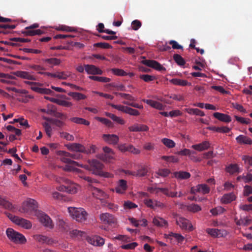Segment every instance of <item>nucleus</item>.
I'll use <instances>...</instances> for the list:
<instances>
[{
    "instance_id": "30",
    "label": "nucleus",
    "mask_w": 252,
    "mask_h": 252,
    "mask_svg": "<svg viewBox=\"0 0 252 252\" xmlns=\"http://www.w3.org/2000/svg\"><path fill=\"white\" fill-rule=\"evenodd\" d=\"M153 223L159 227L166 226L168 225L167 221L162 218L156 217L153 220Z\"/></svg>"
},
{
    "instance_id": "41",
    "label": "nucleus",
    "mask_w": 252,
    "mask_h": 252,
    "mask_svg": "<svg viewBox=\"0 0 252 252\" xmlns=\"http://www.w3.org/2000/svg\"><path fill=\"white\" fill-rule=\"evenodd\" d=\"M226 171L231 174L240 172L238 165L233 164H230L226 168Z\"/></svg>"
},
{
    "instance_id": "17",
    "label": "nucleus",
    "mask_w": 252,
    "mask_h": 252,
    "mask_svg": "<svg viewBox=\"0 0 252 252\" xmlns=\"http://www.w3.org/2000/svg\"><path fill=\"white\" fill-rule=\"evenodd\" d=\"M103 151L105 153L102 158L104 160L109 162L114 158V152L112 149L106 146L103 148Z\"/></svg>"
},
{
    "instance_id": "48",
    "label": "nucleus",
    "mask_w": 252,
    "mask_h": 252,
    "mask_svg": "<svg viewBox=\"0 0 252 252\" xmlns=\"http://www.w3.org/2000/svg\"><path fill=\"white\" fill-rule=\"evenodd\" d=\"M173 59L179 65L182 66L185 65L186 63L185 60L179 54H174L173 56Z\"/></svg>"
},
{
    "instance_id": "32",
    "label": "nucleus",
    "mask_w": 252,
    "mask_h": 252,
    "mask_svg": "<svg viewBox=\"0 0 252 252\" xmlns=\"http://www.w3.org/2000/svg\"><path fill=\"white\" fill-rule=\"evenodd\" d=\"M106 115L111 119L114 122L120 124V125H124L125 124V121L122 118L117 116L114 114L110 113H106Z\"/></svg>"
},
{
    "instance_id": "46",
    "label": "nucleus",
    "mask_w": 252,
    "mask_h": 252,
    "mask_svg": "<svg viewBox=\"0 0 252 252\" xmlns=\"http://www.w3.org/2000/svg\"><path fill=\"white\" fill-rule=\"evenodd\" d=\"M148 172L147 167L146 166H142L136 171V177H141L145 176Z\"/></svg>"
},
{
    "instance_id": "5",
    "label": "nucleus",
    "mask_w": 252,
    "mask_h": 252,
    "mask_svg": "<svg viewBox=\"0 0 252 252\" xmlns=\"http://www.w3.org/2000/svg\"><path fill=\"white\" fill-rule=\"evenodd\" d=\"M9 217L10 219L15 224L21 226L25 229H30L32 227V223L28 220L12 215H11L10 217L9 216Z\"/></svg>"
},
{
    "instance_id": "50",
    "label": "nucleus",
    "mask_w": 252,
    "mask_h": 252,
    "mask_svg": "<svg viewBox=\"0 0 252 252\" xmlns=\"http://www.w3.org/2000/svg\"><path fill=\"white\" fill-rule=\"evenodd\" d=\"M162 143L169 148H172L175 146V143L170 139L164 138L161 139Z\"/></svg>"
},
{
    "instance_id": "25",
    "label": "nucleus",
    "mask_w": 252,
    "mask_h": 252,
    "mask_svg": "<svg viewBox=\"0 0 252 252\" xmlns=\"http://www.w3.org/2000/svg\"><path fill=\"white\" fill-rule=\"evenodd\" d=\"M66 192L71 193L74 194L77 192L79 189V186L74 183H72L71 181H70L69 183H66Z\"/></svg>"
},
{
    "instance_id": "38",
    "label": "nucleus",
    "mask_w": 252,
    "mask_h": 252,
    "mask_svg": "<svg viewBox=\"0 0 252 252\" xmlns=\"http://www.w3.org/2000/svg\"><path fill=\"white\" fill-rule=\"evenodd\" d=\"M0 205L8 210H12L13 208L12 204L10 202L1 196H0Z\"/></svg>"
},
{
    "instance_id": "13",
    "label": "nucleus",
    "mask_w": 252,
    "mask_h": 252,
    "mask_svg": "<svg viewBox=\"0 0 252 252\" xmlns=\"http://www.w3.org/2000/svg\"><path fill=\"white\" fill-rule=\"evenodd\" d=\"M85 69L89 74L101 75L103 73V71L100 68L94 65L85 64Z\"/></svg>"
},
{
    "instance_id": "31",
    "label": "nucleus",
    "mask_w": 252,
    "mask_h": 252,
    "mask_svg": "<svg viewBox=\"0 0 252 252\" xmlns=\"http://www.w3.org/2000/svg\"><path fill=\"white\" fill-rule=\"evenodd\" d=\"M90 244L95 246H101L104 244V240L99 236H95L89 241Z\"/></svg>"
},
{
    "instance_id": "62",
    "label": "nucleus",
    "mask_w": 252,
    "mask_h": 252,
    "mask_svg": "<svg viewBox=\"0 0 252 252\" xmlns=\"http://www.w3.org/2000/svg\"><path fill=\"white\" fill-rule=\"evenodd\" d=\"M138 246V244L136 242H132L126 245H123L121 246L123 249L125 250H133Z\"/></svg>"
},
{
    "instance_id": "22",
    "label": "nucleus",
    "mask_w": 252,
    "mask_h": 252,
    "mask_svg": "<svg viewBox=\"0 0 252 252\" xmlns=\"http://www.w3.org/2000/svg\"><path fill=\"white\" fill-rule=\"evenodd\" d=\"M62 153H63V155L64 157L62 159L63 162L69 164H72L74 166H79V164L76 161L68 158H71L72 153H69L64 151H62Z\"/></svg>"
},
{
    "instance_id": "2",
    "label": "nucleus",
    "mask_w": 252,
    "mask_h": 252,
    "mask_svg": "<svg viewBox=\"0 0 252 252\" xmlns=\"http://www.w3.org/2000/svg\"><path fill=\"white\" fill-rule=\"evenodd\" d=\"M79 177L80 178L84 179L89 183V185L90 186L92 193L94 197L99 199L101 201L108 197V195L103 190L93 185V184L98 183L96 180L87 176L82 173H81L80 175H79Z\"/></svg>"
},
{
    "instance_id": "19",
    "label": "nucleus",
    "mask_w": 252,
    "mask_h": 252,
    "mask_svg": "<svg viewBox=\"0 0 252 252\" xmlns=\"http://www.w3.org/2000/svg\"><path fill=\"white\" fill-rule=\"evenodd\" d=\"M128 129L132 132L147 131L149 127L145 125L136 124L128 127Z\"/></svg>"
},
{
    "instance_id": "63",
    "label": "nucleus",
    "mask_w": 252,
    "mask_h": 252,
    "mask_svg": "<svg viewBox=\"0 0 252 252\" xmlns=\"http://www.w3.org/2000/svg\"><path fill=\"white\" fill-rule=\"evenodd\" d=\"M241 179H243L245 183H248L252 180V174L249 173L246 176L242 177L240 176L237 178L238 181H240Z\"/></svg>"
},
{
    "instance_id": "42",
    "label": "nucleus",
    "mask_w": 252,
    "mask_h": 252,
    "mask_svg": "<svg viewBox=\"0 0 252 252\" xmlns=\"http://www.w3.org/2000/svg\"><path fill=\"white\" fill-rule=\"evenodd\" d=\"M42 61L44 63H48L50 64L54 65H59L61 62V60L56 58H52L49 59H43Z\"/></svg>"
},
{
    "instance_id": "8",
    "label": "nucleus",
    "mask_w": 252,
    "mask_h": 252,
    "mask_svg": "<svg viewBox=\"0 0 252 252\" xmlns=\"http://www.w3.org/2000/svg\"><path fill=\"white\" fill-rule=\"evenodd\" d=\"M141 63L149 67L153 68L158 71H165V68L160 64L158 62L155 60H143Z\"/></svg>"
},
{
    "instance_id": "60",
    "label": "nucleus",
    "mask_w": 252,
    "mask_h": 252,
    "mask_svg": "<svg viewBox=\"0 0 252 252\" xmlns=\"http://www.w3.org/2000/svg\"><path fill=\"white\" fill-rule=\"evenodd\" d=\"M60 135L62 138L68 141H73L74 139V136L72 135H71L66 132H60Z\"/></svg>"
},
{
    "instance_id": "34",
    "label": "nucleus",
    "mask_w": 252,
    "mask_h": 252,
    "mask_svg": "<svg viewBox=\"0 0 252 252\" xmlns=\"http://www.w3.org/2000/svg\"><path fill=\"white\" fill-rule=\"evenodd\" d=\"M185 111L191 115H195L200 116H204V113L201 110L197 108H186Z\"/></svg>"
},
{
    "instance_id": "64",
    "label": "nucleus",
    "mask_w": 252,
    "mask_h": 252,
    "mask_svg": "<svg viewBox=\"0 0 252 252\" xmlns=\"http://www.w3.org/2000/svg\"><path fill=\"white\" fill-rule=\"evenodd\" d=\"M225 211L224 209L221 207H218L211 210L210 212L212 215L216 216L222 213Z\"/></svg>"
},
{
    "instance_id": "12",
    "label": "nucleus",
    "mask_w": 252,
    "mask_h": 252,
    "mask_svg": "<svg viewBox=\"0 0 252 252\" xmlns=\"http://www.w3.org/2000/svg\"><path fill=\"white\" fill-rule=\"evenodd\" d=\"M206 232L214 237L220 238L226 235V231L225 230L216 228H207Z\"/></svg>"
},
{
    "instance_id": "49",
    "label": "nucleus",
    "mask_w": 252,
    "mask_h": 252,
    "mask_svg": "<svg viewBox=\"0 0 252 252\" xmlns=\"http://www.w3.org/2000/svg\"><path fill=\"white\" fill-rule=\"evenodd\" d=\"M57 225L62 228L63 231H68L69 229L67 223L62 219H59L57 222Z\"/></svg>"
},
{
    "instance_id": "7",
    "label": "nucleus",
    "mask_w": 252,
    "mask_h": 252,
    "mask_svg": "<svg viewBox=\"0 0 252 252\" xmlns=\"http://www.w3.org/2000/svg\"><path fill=\"white\" fill-rule=\"evenodd\" d=\"M38 217L40 222L46 227L52 229L54 227L52 220L51 218L46 214L43 212H40L38 215Z\"/></svg>"
},
{
    "instance_id": "26",
    "label": "nucleus",
    "mask_w": 252,
    "mask_h": 252,
    "mask_svg": "<svg viewBox=\"0 0 252 252\" xmlns=\"http://www.w3.org/2000/svg\"><path fill=\"white\" fill-rule=\"evenodd\" d=\"M209 147V142L208 141H205L198 144L193 145H192L191 148L198 151H202L203 150L208 149Z\"/></svg>"
},
{
    "instance_id": "11",
    "label": "nucleus",
    "mask_w": 252,
    "mask_h": 252,
    "mask_svg": "<svg viewBox=\"0 0 252 252\" xmlns=\"http://www.w3.org/2000/svg\"><path fill=\"white\" fill-rule=\"evenodd\" d=\"M118 149L122 152H129L134 155H138L140 153V151L139 149L130 144H120L118 146Z\"/></svg>"
},
{
    "instance_id": "23",
    "label": "nucleus",
    "mask_w": 252,
    "mask_h": 252,
    "mask_svg": "<svg viewBox=\"0 0 252 252\" xmlns=\"http://www.w3.org/2000/svg\"><path fill=\"white\" fill-rule=\"evenodd\" d=\"M214 117L220 121L229 123L231 121V118L228 115L219 112H215L213 114Z\"/></svg>"
},
{
    "instance_id": "21",
    "label": "nucleus",
    "mask_w": 252,
    "mask_h": 252,
    "mask_svg": "<svg viewBox=\"0 0 252 252\" xmlns=\"http://www.w3.org/2000/svg\"><path fill=\"white\" fill-rule=\"evenodd\" d=\"M190 176V174L188 172L179 171L174 172L173 177L176 178L177 180H182L189 178Z\"/></svg>"
},
{
    "instance_id": "1",
    "label": "nucleus",
    "mask_w": 252,
    "mask_h": 252,
    "mask_svg": "<svg viewBox=\"0 0 252 252\" xmlns=\"http://www.w3.org/2000/svg\"><path fill=\"white\" fill-rule=\"evenodd\" d=\"M88 162L89 164L85 165V168L91 171L94 174L106 178H111L113 176L112 174L103 171L104 165L99 160H88Z\"/></svg>"
},
{
    "instance_id": "14",
    "label": "nucleus",
    "mask_w": 252,
    "mask_h": 252,
    "mask_svg": "<svg viewBox=\"0 0 252 252\" xmlns=\"http://www.w3.org/2000/svg\"><path fill=\"white\" fill-rule=\"evenodd\" d=\"M103 140L109 144L116 145L119 141V137L115 134H103L102 136Z\"/></svg>"
},
{
    "instance_id": "3",
    "label": "nucleus",
    "mask_w": 252,
    "mask_h": 252,
    "mask_svg": "<svg viewBox=\"0 0 252 252\" xmlns=\"http://www.w3.org/2000/svg\"><path fill=\"white\" fill-rule=\"evenodd\" d=\"M68 211L72 218L78 222H84L87 219V213L83 208L68 207Z\"/></svg>"
},
{
    "instance_id": "28",
    "label": "nucleus",
    "mask_w": 252,
    "mask_h": 252,
    "mask_svg": "<svg viewBox=\"0 0 252 252\" xmlns=\"http://www.w3.org/2000/svg\"><path fill=\"white\" fill-rule=\"evenodd\" d=\"M237 142L240 144H252V141L250 138L244 135H240L236 138Z\"/></svg>"
},
{
    "instance_id": "59",
    "label": "nucleus",
    "mask_w": 252,
    "mask_h": 252,
    "mask_svg": "<svg viewBox=\"0 0 252 252\" xmlns=\"http://www.w3.org/2000/svg\"><path fill=\"white\" fill-rule=\"evenodd\" d=\"M43 126L45 129L46 134L49 137H51L52 135V127L50 126V125L47 122H44L43 124Z\"/></svg>"
},
{
    "instance_id": "20",
    "label": "nucleus",
    "mask_w": 252,
    "mask_h": 252,
    "mask_svg": "<svg viewBox=\"0 0 252 252\" xmlns=\"http://www.w3.org/2000/svg\"><path fill=\"white\" fill-rule=\"evenodd\" d=\"M14 74L19 77L26 79L30 80H35L36 78L30 72L24 71H17L14 73Z\"/></svg>"
},
{
    "instance_id": "33",
    "label": "nucleus",
    "mask_w": 252,
    "mask_h": 252,
    "mask_svg": "<svg viewBox=\"0 0 252 252\" xmlns=\"http://www.w3.org/2000/svg\"><path fill=\"white\" fill-rule=\"evenodd\" d=\"M235 199V196L233 193L225 194L223 195L221 201L225 203H229Z\"/></svg>"
},
{
    "instance_id": "4",
    "label": "nucleus",
    "mask_w": 252,
    "mask_h": 252,
    "mask_svg": "<svg viewBox=\"0 0 252 252\" xmlns=\"http://www.w3.org/2000/svg\"><path fill=\"white\" fill-rule=\"evenodd\" d=\"M8 238L16 244H25L27 240L25 237L22 234L15 231L11 228H8L6 231Z\"/></svg>"
},
{
    "instance_id": "9",
    "label": "nucleus",
    "mask_w": 252,
    "mask_h": 252,
    "mask_svg": "<svg viewBox=\"0 0 252 252\" xmlns=\"http://www.w3.org/2000/svg\"><path fill=\"white\" fill-rule=\"evenodd\" d=\"M99 219L102 222L106 224H114L116 220L114 216L108 213H103L99 215Z\"/></svg>"
},
{
    "instance_id": "56",
    "label": "nucleus",
    "mask_w": 252,
    "mask_h": 252,
    "mask_svg": "<svg viewBox=\"0 0 252 252\" xmlns=\"http://www.w3.org/2000/svg\"><path fill=\"white\" fill-rule=\"evenodd\" d=\"M187 209L189 211L194 213L198 212L201 210V208L199 205L195 204L188 205Z\"/></svg>"
},
{
    "instance_id": "61",
    "label": "nucleus",
    "mask_w": 252,
    "mask_h": 252,
    "mask_svg": "<svg viewBox=\"0 0 252 252\" xmlns=\"http://www.w3.org/2000/svg\"><path fill=\"white\" fill-rule=\"evenodd\" d=\"M94 46V47H99L103 49H110L112 48V46L111 45L105 42H98L95 43Z\"/></svg>"
},
{
    "instance_id": "35",
    "label": "nucleus",
    "mask_w": 252,
    "mask_h": 252,
    "mask_svg": "<svg viewBox=\"0 0 252 252\" xmlns=\"http://www.w3.org/2000/svg\"><path fill=\"white\" fill-rule=\"evenodd\" d=\"M69 121L78 124H82L85 126H89L90 122L84 119L79 117H72L69 119Z\"/></svg>"
},
{
    "instance_id": "44",
    "label": "nucleus",
    "mask_w": 252,
    "mask_h": 252,
    "mask_svg": "<svg viewBox=\"0 0 252 252\" xmlns=\"http://www.w3.org/2000/svg\"><path fill=\"white\" fill-rule=\"evenodd\" d=\"M242 159L244 161L246 168L249 169L252 165V157L244 155L242 156Z\"/></svg>"
},
{
    "instance_id": "57",
    "label": "nucleus",
    "mask_w": 252,
    "mask_h": 252,
    "mask_svg": "<svg viewBox=\"0 0 252 252\" xmlns=\"http://www.w3.org/2000/svg\"><path fill=\"white\" fill-rule=\"evenodd\" d=\"M196 153L193 151H190L188 149H184L183 150L178 151L177 154L182 156H190L191 155L195 154Z\"/></svg>"
},
{
    "instance_id": "51",
    "label": "nucleus",
    "mask_w": 252,
    "mask_h": 252,
    "mask_svg": "<svg viewBox=\"0 0 252 252\" xmlns=\"http://www.w3.org/2000/svg\"><path fill=\"white\" fill-rule=\"evenodd\" d=\"M169 237L174 238L179 243H182L185 239L184 237L181 234L173 232H171L170 234H169L168 238Z\"/></svg>"
},
{
    "instance_id": "52",
    "label": "nucleus",
    "mask_w": 252,
    "mask_h": 252,
    "mask_svg": "<svg viewBox=\"0 0 252 252\" xmlns=\"http://www.w3.org/2000/svg\"><path fill=\"white\" fill-rule=\"evenodd\" d=\"M156 173L161 177H166L170 174V171L166 168L159 169Z\"/></svg>"
},
{
    "instance_id": "29",
    "label": "nucleus",
    "mask_w": 252,
    "mask_h": 252,
    "mask_svg": "<svg viewBox=\"0 0 252 252\" xmlns=\"http://www.w3.org/2000/svg\"><path fill=\"white\" fill-rule=\"evenodd\" d=\"M32 89L34 91L41 94H50L52 95L54 94V92L53 91L47 88H43L38 87H32Z\"/></svg>"
},
{
    "instance_id": "47",
    "label": "nucleus",
    "mask_w": 252,
    "mask_h": 252,
    "mask_svg": "<svg viewBox=\"0 0 252 252\" xmlns=\"http://www.w3.org/2000/svg\"><path fill=\"white\" fill-rule=\"evenodd\" d=\"M108 105L111 106L113 108H115L125 113H126L128 108V106H124L122 105H116L111 103H108Z\"/></svg>"
},
{
    "instance_id": "54",
    "label": "nucleus",
    "mask_w": 252,
    "mask_h": 252,
    "mask_svg": "<svg viewBox=\"0 0 252 252\" xmlns=\"http://www.w3.org/2000/svg\"><path fill=\"white\" fill-rule=\"evenodd\" d=\"M161 159L165 160L167 162L176 163L179 161V159L177 157L171 156H163L161 157Z\"/></svg>"
},
{
    "instance_id": "45",
    "label": "nucleus",
    "mask_w": 252,
    "mask_h": 252,
    "mask_svg": "<svg viewBox=\"0 0 252 252\" xmlns=\"http://www.w3.org/2000/svg\"><path fill=\"white\" fill-rule=\"evenodd\" d=\"M54 103H55L60 106H63V107H70L72 106V103L71 102L64 100L58 99H54Z\"/></svg>"
},
{
    "instance_id": "27",
    "label": "nucleus",
    "mask_w": 252,
    "mask_h": 252,
    "mask_svg": "<svg viewBox=\"0 0 252 252\" xmlns=\"http://www.w3.org/2000/svg\"><path fill=\"white\" fill-rule=\"evenodd\" d=\"M34 238L39 242L46 243L48 245L52 244L53 243V240L51 239L44 235H35L34 236Z\"/></svg>"
},
{
    "instance_id": "10",
    "label": "nucleus",
    "mask_w": 252,
    "mask_h": 252,
    "mask_svg": "<svg viewBox=\"0 0 252 252\" xmlns=\"http://www.w3.org/2000/svg\"><path fill=\"white\" fill-rule=\"evenodd\" d=\"M176 223L182 229L188 230L189 231L193 230V228L189 221L184 218H179L176 220Z\"/></svg>"
},
{
    "instance_id": "15",
    "label": "nucleus",
    "mask_w": 252,
    "mask_h": 252,
    "mask_svg": "<svg viewBox=\"0 0 252 252\" xmlns=\"http://www.w3.org/2000/svg\"><path fill=\"white\" fill-rule=\"evenodd\" d=\"M144 202L147 207L152 209H155L156 207L161 208L164 207V204L163 203L156 200L145 199Z\"/></svg>"
},
{
    "instance_id": "37",
    "label": "nucleus",
    "mask_w": 252,
    "mask_h": 252,
    "mask_svg": "<svg viewBox=\"0 0 252 252\" xmlns=\"http://www.w3.org/2000/svg\"><path fill=\"white\" fill-rule=\"evenodd\" d=\"M170 82L175 85L186 86L188 85V82L186 80H182L178 78H173L170 80Z\"/></svg>"
},
{
    "instance_id": "6",
    "label": "nucleus",
    "mask_w": 252,
    "mask_h": 252,
    "mask_svg": "<svg viewBox=\"0 0 252 252\" xmlns=\"http://www.w3.org/2000/svg\"><path fill=\"white\" fill-rule=\"evenodd\" d=\"M38 207L37 202L31 198L28 199L24 203L23 206V210L24 212L35 211Z\"/></svg>"
},
{
    "instance_id": "58",
    "label": "nucleus",
    "mask_w": 252,
    "mask_h": 252,
    "mask_svg": "<svg viewBox=\"0 0 252 252\" xmlns=\"http://www.w3.org/2000/svg\"><path fill=\"white\" fill-rule=\"evenodd\" d=\"M111 71L113 73L117 76H125L127 75L126 72L121 69L112 68L111 69Z\"/></svg>"
},
{
    "instance_id": "39",
    "label": "nucleus",
    "mask_w": 252,
    "mask_h": 252,
    "mask_svg": "<svg viewBox=\"0 0 252 252\" xmlns=\"http://www.w3.org/2000/svg\"><path fill=\"white\" fill-rule=\"evenodd\" d=\"M101 203L103 206L107 207L109 209L113 211H116L118 209V206L117 205L114 204L112 203L108 202L105 200L102 201Z\"/></svg>"
},
{
    "instance_id": "43",
    "label": "nucleus",
    "mask_w": 252,
    "mask_h": 252,
    "mask_svg": "<svg viewBox=\"0 0 252 252\" xmlns=\"http://www.w3.org/2000/svg\"><path fill=\"white\" fill-rule=\"evenodd\" d=\"M197 189L199 190V192L203 194L208 193L210 192V188L206 184H200L197 186Z\"/></svg>"
},
{
    "instance_id": "55",
    "label": "nucleus",
    "mask_w": 252,
    "mask_h": 252,
    "mask_svg": "<svg viewBox=\"0 0 252 252\" xmlns=\"http://www.w3.org/2000/svg\"><path fill=\"white\" fill-rule=\"evenodd\" d=\"M17 122H19V124H20L21 126H25L27 128L30 127L28 121L27 120L24 121L23 118L15 119L13 120V122H11L10 123L14 124Z\"/></svg>"
},
{
    "instance_id": "36",
    "label": "nucleus",
    "mask_w": 252,
    "mask_h": 252,
    "mask_svg": "<svg viewBox=\"0 0 252 252\" xmlns=\"http://www.w3.org/2000/svg\"><path fill=\"white\" fill-rule=\"evenodd\" d=\"M68 95L76 100H80L86 98V96L85 95L77 92H69L68 93Z\"/></svg>"
},
{
    "instance_id": "53",
    "label": "nucleus",
    "mask_w": 252,
    "mask_h": 252,
    "mask_svg": "<svg viewBox=\"0 0 252 252\" xmlns=\"http://www.w3.org/2000/svg\"><path fill=\"white\" fill-rule=\"evenodd\" d=\"M139 78L145 82H150L156 79V77L155 76L149 74L140 75L139 76Z\"/></svg>"
},
{
    "instance_id": "40",
    "label": "nucleus",
    "mask_w": 252,
    "mask_h": 252,
    "mask_svg": "<svg viewBox=\"0 0 252 252\" xmlns=\"http://www.w3.org/2000/svg\"><path fill=\"white\" fill-rule=\"evenodd\" d=\"M89 78L93 80L104 83L109 82L111 81L110 78L102 76H90Z\"/></svg>"
},
{
    "instance_id": "18",
    "label": "nucleus",
    "mask_w": 252,
    "mask_h": 252,
    "mask_svg": "<svg viewBox=\"0 0 252 252\" xmlns=\"http://www.w3.org/2000/svg\"><path fill=\"white\" fill-rule=\"evenodd\" d=\"M67 149L72 151L84 153L86 152V149L82 145L79 143H72L66 145Z\"/></svg>"
},
{
    "instance_id": "24",
    "label": "nucleus",
    "mask_w": 252,
    "mask_h": 252,
    "mask_svg": "<svg viewBox=\"0 0 252 252\" xmlns=\"http://www.w3.org/2000/svg\"><path fill=\"white\" fill-rule=\"evenodd\" d=\"M142 101L154 108L159 110L164 109V106L161 103L151 99H143Z\"/></svg>"
},
{
    "instance_id": "16",
    "label": "nucleus",
    "mask_w": 252,
    "mask_h": 252,
    "mask_svg": "<svg viewBox=\"0 0 252 252\" xmlns=\"http://www.w3.org/2000/svg\"><path fill=\"white\" fill-rule=\"evenodd\" d=\"M127 182L126 180L121 179L118 182L117 186L115 187V191L119 194H123L127 189Z\"/></svg>"
}]
</instances>
